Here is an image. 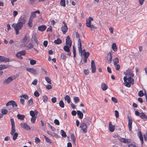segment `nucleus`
I'll list each match as a JSON object with an SVG mask.
<instances>
[{
	"instance_id": "f257e3e1",
	"label": "nucleus",
	"mask_w": 147,
	"mask_h": 147,
	"mask_svg": "<svg viewBox=\"0 0 147 147\" xmlns=\"http://www.w3.org/2000/svg\"><path fill=\"white\" fill-rule=\"evenodd\" d=\"M6 106L7 107V108L8 110L7 109H3L1 110L2 113L4 115L7 114L8 112L10 113L12 108L15 107H17L18 105L14 101L11 100L7 103Z\"/></svg>"
},
{
	"instance_id": "f03ea898",
	"label": "nucleus",
	"mask_w": 147,
	"mask_h": 147,
	"mask_svg": "<svg viewBox=\"0 0 147 147\" xmlns=\"http://www.w3.org/2000/svg\"><path fill=\"white\" fill-rule=\"evenodd\" d=\"M126 76L123 78V80L124 82L125 86L128 87L131 86V84L133 85L134 84V79L131 77H129L127 78V77L128 76L127 73H125Z\"/></svg>"
},
{
	"instance_id": "7ed1b4c3",
	"label": "nucleus",
	"mask_w": 147,
	"mask_h": 147,
	"mask_svg": "<svg viewBox=\"0 0 147 147\" xmlns=\"http://www.w3.org/2000/svg\"><path fill=\"white\" fill-rule=\"evenodd\" d=\"M18 22L16 24L17 26H19L20 29H21L23 24L26 22V20L24 17H20L18 19Z\"/></svg>"
},
{
	"instance_id": "20e7f679",
	"label": "nucleus",
	"mask_w": 147,
	"mask_h": 147,
	"mask_svg": "<svg viewBox=\"0 0 147 147\" xmlns=\"http://www.w3.org/2000/svg\"><path fill=\"white\" fill-rule=\"evenodd\" d=\"M80 127L81 128L84 133H86L87 132V126L85 123H81Z\"/></svg>"
},
{
	"instance_id": "39448f33",
	"label": "nucleus",
	"mask_w": 147,
	"mask_h": 147,
	"mask_svg": "<svg viewBox=\"0 0 147 147\" xmlns=\"http://www.w3.org/2000/svg\"><path fill=\"white\" fill-rule=\"evenodd\" d=\"M14 80L13 77L11 76L5 79L3 82L4 84H8Z\"/></svg>"
},
{
	"instance_id": "423d86ee",
	"label": "nucleus",
	"mask_w": 147,
	"mask_h": 147,
	"mask_svg": "<svg viewBox=\"0 0 147 147\" xmlns=\"http://www.w3.org/2000/svg\"><path fill=\"white\" fill-rule=\"evenodd\" d=\"M112 57L111 53L110 52L108 53L107 56V63L110 64L111 63L112 61Z\"/></svg>"
},
{
	"instance_id": "0eeeda50",
	"label": "nucleus",
	"mask_w": 147,
	"mask_h": 147,
	"mask_svg": "<svg viewBox=\"0 0 147 147\" xmlns=\"http://www.w3.org/2000/svg\"><path fill=\"white\" fill-rule=\"evenodd\" d=\"M12 26L14 28L16 31V35H18L19 34V30L21 29H20L19 26H17L16 23L13 24Z\"/></svg>"
},
{
	"instance_id": "6e6552de",
	"label": "nucleus",
	"mask_w": 147,
	"mask_h": 147,
	"mask_svg": "<svg viewBox=\"0 0 147 147\" xmlns=\"http://www.w3.org/2000/svg\"><path fill=\"white\" fill-rule=\"evenodd\" d=\"M29 39V36L26 34L24 35V38L22 40V42L24 44H26L28 42Z\"/></svg>"
},
{
	"instance_id": "1a4fd4ad",
	"label": "nucleus",
	"mask_w": 147,
	"mask_h": 147,
	"mask_svg": "<svg viewBox=\"0 0 147 147\" xmlns=\"http://www.w3.org/2000/svg\"><path fill=\"white\" fill-rule=\"evenodd\" d=\"M78 45L79 46L78 47V51L79 52L81 53V55H82V44L81 42V40L80 38H79L78 41Z\"/></svg>"
},
{
	"instance_id": "9d476101",
	"label": "nucleus",
	"mask_w": 147,
	"mask_h": 147,
	"mask_svg": "<svg viewBox=\"0 0 147 147\" xmlns=\"http://www.w3.org/2000/svg\"><path fill=\"white\" fill-rule=\"evenodd\" d=\"M127 119L128 120V126L129 130L130 131H131L132 129V119L129 117V116L127 117Z\"/></svg>"
},
{
	"instance_id": "9b49d317",
	"label": "nucleus",
	"mask_w": 147,
	"mask_h": 147,
	"mask_svg": "<svg viewBox=\"0 0 147 147\" xmlns=\"http://www.w3.org/2000/svg\"><path fill=\"white\" fill-rule=\"evenodd\" d=\"M66 45L69 46V47H71L72 45V42L70 39V36H67L66 39Z\"/></svg>"
},
{
	"instance_id": "f8f14e48",
	"label": "nucleus",
	"mask_w": 147,
	"mask_h": 147,
	"mask_svg": "<svg viewBox=\"0 0 147 147\" xmlns=\"http://www.w3.org/2000/svg\"><path fill=\"white\" fill-rule=\"evenodd\" d=\"M62 31L64 34H65L67 32L68 28L66 24H65L63 26H62L61 28Z\"/></svg>"
},
{
	"instance_id": "ddd939ff",
	"label": "nucleus",
	"mask_w": 147,
	"mask_h": 147,
	"mask_svg": "<svg viewBox=\"0 0 147 147\" xmlns=\"http://www.w3.org/2000/svg\"><path fill=\"white\" fill-rule=\"evenodd\" d=\"M20 125L22 127L26 130H28L30 129V126L26 123H21L20 124Z\"/></svg>"
},
{
	"instance_id": "4468645a",
	"label": "nucleus",
	"mask_w": 147,
	"mask_h": 147,
	"mask_svg": "<svg viewBox=\"0 0 147 147\" xmlns=\"http://www.w3.org/2000/svg\"><path fill=\"white\" fill-rule=\"evenodd\" d=\"M9 61V59L6 58L3 56H0V62H8Z\"/></svg>"
},
{
	"instance_id": "2eb2a0df",
	"label": "nucleus",
	"mask_w": 147,
	"mask_h": 147,
	"mask_svg": "<svg viewBox=\"0 0 147 147\" xmlns=\"http://www.w3.org/2000/svg\"><path fill=\"white\" fill-rule=\"evenodd\" d=\"M93 20V18L90 17L88 18V19L86 20V26L91 24V21Z\"/></svg>"
},
{
	"instance_id": "dca6fc26",
	"label": "nucleus",
	"mask_w": 147,
	"mask_h": 147,
	"mask_svg": "<svg viewBox=\"0 0 147 147\" xmlns=\"http://www.w3.org/2000/svg\"><path fill=\"white\" fill-rule=\"evenodd\" d=\"M47 26L45 25H42L38 27V30L42 32L45 31L46 29Z\"/></svg>"
},
{
	"instance_id": "f3484780",
	"label": "nucleus",
	"mask_w": 147,
	"mask_h": 147,
	"mask_svg": "<svg viewBox=\"0 0 147 147\" xmlns=\"http://www.w3.org/2000/svg\"><path fill=\"white\" fill-rule=\"evenodd\" d=\"M111 123V122L109 123V130L110 132H113L115 130V125H112Z\"/></svg>"
},
{
	"instance_id": "a211bd4d",
	"label": "nucleus",
	"mask_w": 147,
	"mask_h": 147,
	"mask_svg": "<svg viewBox=\"0 0 147 147\" xmlns=\"http://www.w3.org/2000/svg\"><path fill=\"white\" fill-rule=\"evenodd\" d=\"M26 70L28 72L34 74H36L37 73L36 70L32 68H29L26 69Z\"/></svg>"
},
{
	"instance_id": "6ab92c4d",
	"label": "nucleus",
	"mask_w": 147,
	"mask_h": 147,
	"mask_svg": "<svg viewBox=\"0 0 147 147\" xmlns=\"http://www.w3.org/2000/svg\"><path fill=\"white\" fill-rule=\"evenodd\" d=\"M77 114L78 117L80 119H82L83 116V114L81 111L79 110H78L77 111Z\"/></svg>"
},
{
	"instance_id": "aec40b11",
	"label": "nucleus",
	"mask_w": 147,
	"mask_h": 147,
	"mask_svg": "<svg viewBox=\"0 0 147 147\" xmlns=\"http://www.w3.org/2000/svg\"><path fill=\"white\" fill-rule=\"evenodd\" d=\"M33 20V18L32 17H30L29 19L28 22V24L29 26L30 27H32Z\"/></svg>"
},
{
	"instance_id": "412c9836",
	"label": "nucleus",
	"mask_w": 147,
	"mask_h": 147,
	"mask_svg": "<svg viewBox=\"0 0 147 147\" xmlns=\"http://www.w3.org/2000/svg\"><path fill=\"white\" fill-rule=\"evenodd\" d=\"M140 117L142 119H146L147 121V116L143 113H141V115L140 116Z\"/></svg>"
},
{
	"instance_id": "4be33fe9",
	"label": "nucleus",
	"mask_w": 147,
	"mask_h": 147,
	"mask_svg": "<svg viewBox=\"0 0 147 147\" xmlns=\"http://www.w3.org/2000/svg\"><path fill=\"white\" fill-rule=\"evenodd\" d=\"M101 88L103 90H106L108 88L107 86L105 83H102L101 85Z\"/></svg>"
},
{
	"instance_id": "5701e85b",
	"label": "nucleus",
	"mask_w": 147,
	"mask_h": 147,
	"mask_svg": "<svg viewBox=\"0 0 147 147\" xmlns=\"http://www.w3.org/2000/svg\"><path fill=\"white\" fill-rule=\"evenodd\" d=\"M24 46L26 48V49L28 50L30 49H32L33 48V46L32 44L30 43L28 45H25Z\"/></svg>"
},
{
	"instance_id": "b1692460",
	"label": "nucleus",
	"mask_w": 147,
	"mask_h": 147,
	"mask_svg": "<svg viewBox=\"0 0 147 147\" xmlns=\"http://www.w3.org/2000/svg\"><path fill=\"white\" fill-rule=\"evenodd\" d=\"M70 47H69V45H66L63 47V49L65 51L69 52L70 51Z\"/></svg>"
},
{
	"instance_id": "393cba45",
	"label": "nucleus",
	"mask_w": 147,
	"mask_h": 147,
	"mask_svg": "<svg viewBox=\"0 0 147 147\" xmlns=\"http://www.w3.org/2000/svg\"><path fill=\"white\" fill-rule=\"evenodd\" d=\"M54 43L57 45H59L61 44L62 41L59 38H57V40H55L54 41Z\"/></svg>"
},
{
	"instance_id": "a878e982",
	"label": "nucleus",
	"mask_w": 147,
	"mask_h": 147,
	"mask_svg": "<svg viewBox=\"0 0 147 147\" xmlns=\"http://www.w3.org/2000/svg\"><path fill=\"white\" fill-rule=\"evenodd\" d=\"M64 99L65 100L67 101V102L68 103H70L71 101L69 95H66L64 97Z\"/></svg>"
},
{
	"instance_id": "bb28decb",
	"label": "nucleus",
	"mask_w": 147,
	"mask_h": 147,
	"mask_svg": "<svg viewBox=\"0 0 147 147\" xmlns=\"http://www.w3.org/2000/svg\"><path fill=\"white\" fill-rule=\"evenodd\" d=\"M73 100L74 102L75 103H77L80 101V99L77 97H74L73 98Z\"/></svg>"
},
{
	"instance_id": "cd10ccee",
	"label": "nucleus",
	"mask_w": 147,
	"mask_h": 147,
	"mask_svg": "<svg viewBox=\"0 0 147 147\" xmlns=\"http://www.w3.org/2000/svg\"><path fill=\"white\" fill-rule=\"evenodd\" d=\"M112 48L114 51H116L117 50V48L116 45L115 43H113L112 45Z\"/></svg>"
},
{
	"instance_id": "c85d7f7f",
	"label": "nucleus",
	"mask_w": 147,
	"mask_h": 147,
	"mask_svg": "<svg viewBox=\"0 0 147 147\" xmlns=\"http://www.w3.org/2000/svg\"><path fill=\"white\" fill-rule=\"evenodd\" d=\"M18 118L20 120L24 119L25 116L23 115H21L20 114H18L17 115Z\"/></svg>"
},
{
	"instance_id": "c756f323",
	"label": "nucleus",
	"mask_w": 147,
	"mask_h": 147,
	"mask_svg": "<svg viewBox=\"0 0 147 147\" xmlns=\"http://www.w3.org/2000/svg\"><path fill=\"white\" fill-rule=\"evenodd\" d=\"M59 105L60 107L62 108H63L65 106V105L64 103L62 100H61L59 103Z\"/></svg>"
},
{
	"instance_id": "7c9ffc66",
	"label": "nucleus",
	"mask_w": 147,
	"mask_h": 147,
	"mask_svg": "<svg viewBox=\"0 0 147 147\" xmlns=\"http://www.w3.org/2000/svg\"><path fill=\"white\" fill-rule=\"evenodd\" d=\"M44 137L45 138L46 141L50 144H51L52 142L51 141L50 139L48 137L46 136L45 135H43Z\"/></svg>"
},
{
	"instance_id": "2f4dec72",
	"label": "nucleus",
	"mask_w": 147,
	"mask_h": 147,
	"mask_svg": "<svg viewBox=\"0 0 147 147\" xmlns=\"http://www.w3.org/2000/svg\"><path fill=\"white\" fill-rule=\"evenodd\" d=\"M71 138L74 143H75L76 140V138L74 134H71Z\"/></svg>"
},
{
	"instance_id": "473e14b6",
	"label": "nucleus",
	"mask_w": 147,
	"mask_h": 147,
	"mask_svg": "<svg viewBox=\"0 0 147 147\" xmlns=\"http://www.w3.org/2000/svg\"><path fill=\"white\" fill-rule=\"evenodd\" d=\"M60 4L62 6L65 7L66 5L65 0H61L60 2Z\"/></svg>"
},
{
	"instance_id": "72a5a7b5",
	"label": "nucleus",
	"mask_w": 147,
	"mask_h": 147,
	"mask_svg": "<svg viewBox=\"0 0 147 147\" xmlns=\"http://www.w3.org/2000/svg\"><path fill=\"white\" fill-rule=\"evenodd\" d=\"M20 53V52H19L17 53L16 54V56L18 59H22L23 58L21 56L22 55H21Z\"/></svg>"
},
{
	"instance_id": "f704fd0d",
	"label": "nucleus",
	"mask_w": 147,
	"mask_h": 147,
	"mask_svg": "<svg viewBox=\"0 0 147 147\" xmlns=\"http://www.w3.org/2000/svg\"><path fill=\"white\" fill-rule=\"evenodd\" d=\"M61 58L63 60L65 61L66 59V57L65 54L62 53L61 54Z\"/></svg>"
},
{
	"instance_id": "c9c22d12",
	"label": "nucleus",
	"mask_w": 147,
	"mask_h": 147,
	"mask_svg": "<svg viewBox=\"0 0 147 147\" xmlns=\"http://www.w3.org/2000/svg\"><path fill=\"white\" fill-rule=\"evenodd\" d=\"M28 106H30L33 104V101L32 99L31 98L28 102Z\"/></svg>"
},
{
	"instance_id": "e433bc0d",
	"label": "nucleus",
	"mask_w": 147,
	"mask_h": 147,
	"mask_svg": "<svg viewBox=\"0 0 147 147\" xmlns=\"http://www.w3.org/2000/svg\"><path fill=\"white\" fill-rule=\"evenodd\" d=\"M87 27L89 28H90L91 29V30H92L95 29L97 28L96 27L94 26L93 25L91 24H90L88 26H87Z\"/></svg>"
},
{
	"instance_id": "4c0bfd02",
	"label": "nucleus",
	"mask_w": 147,
	"mask_h": 147,
	"mask_svg": "<svg viewBox=\"0 0 147 147\" xmlns=\"http://www.w3.org/2000/svg\"><path fill=\"white\" fill-rule=\"evenodd\" d=\"M42 99L43 102L46 103L48 100V98L46 95H45L42 97Z\"/></svg>"
},
{
	"instance_id": "58836bf2",
	"label": "nucleus",
	"mask_w": 147,
	"mask_h": 147,
	"mask_svg": "<svg viewBox=\"0 0 147 147\" xmlns=\"http://www.w3.org/2000/svg\"><path fill=\"white\" fill-rule=\"evenodd\" d=\"M45 79L48 83L51 84V80L47 76H46L45 77Z\"/></svg>"
},
{
	"instance_id": "ea45409f",
	"label": "nucleus",
	"mask_w": 147,
	"mask_h": 147,
	"mask_svg": "<svg viewBox=\"0 0 147 147\" xmlns=\"http://www.w3.org/2000/svg\"><path fill=\"white\" fill-rule=\"evenodd\" d=\"M61 133H62L61 136L64 138H65L67 136L66 134L64 131L63 130H61Z\"/></svg>"
},
{
	"instance_id": "a19ab883",
	"label": "nucleus",
	"mask_w": 147,
	"mask_h": 147,
	"mask_svg": "<svg viewBox=\"0 0 147 147\" xmlns=\"http://www.w3.org/2000/svg\"><path fill=\"white\" fill-rule=\"evenodd\" d=\"M91 68L92 69V73H95L96 70V67L95 65L91 66Z\"/></svg>"
},
{
	"instance_id": "79ce46f5",
	"label": "nucleus",
	"mask_w": 147,
	"mask_h": 147,
	"mask_svg": "<svg viewBox=\"0 0 147 147\" xmlns=\"http://www.w3.org/2000/svg\"><path fill=\"white\" fill-rule=\"evenodd\" d=\"M119 62V59L117 58H116L113 60L114 65H115L116 64H117Z\"/></svg>"
},
{
	"instance_id": "37998d69",
	"label": "nucleus",
	"mask_w": 147,
	"mask_h": 147,
	"mask_svg": "<svg viewBox=\"0 0 147 147\" xmlns=\"http://www.w3.org/2000/svg\"><path fill=\"white\" fill-rule=\"evenodd\" d=\"M13 135V140H16L18 136V134L16 132Z\"/></svg>"
},
{
	"instance_id": "c03bdc74",
	"label": "nucleus",
	"mask_w": 147,
	"mask_h": 147,
	"mask_svg": "<svg viewBox=\"0 0 147 147\" xmlns=\"http://www.w3.org/2000/svg\"><path fill=\"white\" fill-rule=\"evenodd\" d=\"M1 65V66L2 70L7 68H8L9 67L7 65L3 64V65Z\"/></svg>"
},
{
	"instance_id": "a18cd8bd",
	"label": "nucleus",
	"mask_w": 147,
	"mask_h": 147,
	"mask_svg": "<svg viewBox=\"0 0 147 147\" xmlns=\"http://www.w3.org/2000/svg\"><path fill=\"white\" fill-rule=\"evenodd\" d=\"M16 131L15 127H11V132L10 134L13 135Z\"/></svg>"
},
{
	"instance_id": "49530a36",
	"label": "nucleus",
	"mask_w": 147,
	"mask_h": 147,
	"mask_svg": "<svg viewBox=\"0 0 147 147\" xmlns=\"http://www.w3.org/2000/svg\"><path fill=\"white\" fill-rule=\"evenodd\" d=\"M36 118V117H32L31 121L32 123H34L35 122V120Z\"/></svg>"
},
{
	"instance_id": "de8ad7c7",
	"label": "nucleus",
	"mask_w": 147,
	"mask_h": 147,
	"mask_svg": "<svg viewBox=\"0 0 147 147\" xmlns=\"http://www.w3.org/2000/svg\"><path fill=\"white\" fill-rule=\"evenodd\" d=\"M20 97H23L26 100H27L28 99V96L26 94L22 95L20 96Z\"/></svg>"
},
{
	"instance_id": "09e8293b",
	"label": "nucleus",
	"mask_w": 147,
	"mask_h": 147,
	"mask_svg": "<svg viewBox=\"0 0 147 147\" xmlns=\"http://www.w3.org/2000/svg\"><path fill=\"white\" fill-rule=\"evenodd\" d=\"M144 93L142 90L140 91L138 93V96L140 97H142L144 95Z\"/></svg>"
},
{
	"instance_id": "8fccbe9b",
	"label": "nucleus",
	"mask_w": 147,
	"mask_h": 147,
	"mask_svg": "<svg viewBox=\"0 0 147 147\" xmlns=\"http://www.w3.org/2000/svg\"><path fill=\"white\" fill-rule=\"evenodd\" d=\"M36 61L34 60H30V63L32 65H33L36 64Z\"/></svg>"
},
{
	"instance_id": "3c124183",
	"label": "nucleus",
	"mask_w": 147,
	"mask_h": 147,
	"mask_svg": "<svg viewBox=\"0 0 147 147\" xmlns=\"http://www.w3.org/2000/svg\"><path fill=\"white\" fill-rule=\"evenodd\" d=\"M10 121L11 122V127H15V124L14 119H11Z\"/></svg>"
},
{
	"instance_id": "603ef678",
	"label": "nucleus",
	"mask_w": 147,
	"mask_h": 147,
	"mask_svg": "<svg viewBox=\"0 0 147 147\" xmlns=\"http://www.w3.org/2000/svg\"><path fill=\"white\" fill-rule=\"evenodd\" d=\"M10 121L11 122V127H15V124L14 119H11Z\"/></svg>"
},
{
	"instance_id": "864d4df0",
	"label": "nucleus",
	"mask_w": 147,
	"mask_h": 147,
	"mask_svg": "<svg viewBox=\"0 0 147 147\" xmlns=\"http://www.w3.org/2000/svg\"><path fill=\"white\" fill-rule=\"evenodd\" d=\"M90 55L89 53L88 52H85L84 53V58H86V57H87V58H88V56H89Z\"/></svg>"
},
{
	"instance_id": "5fc2aeb1",
	"label": "nucleus",
	"mask_w": 147,
	"mask_h": 147,
	"mask_svg": "<svg viewBox=\"0 0 147 147\" xmlns=\"http://www.w3.org/2000/svg\"><path fill=\"white\" fill-rule=\"evenodd\" d=\"M30 115L32 117H36L35 116V113L34 111H31L30 112Z\"/></svg>"
},
{
	"instance_id": "6e6d98bb",
	"label": "nucleus",
	"mask_w": 147,
	"mask_h": 147,
	"mask_svg": "<svg viewBox=\"0 0 147 147\" xmlns=\"http://www.w3.org/2000/svg\"><path fill=\"white\" fill-rule=\"evenodd\" d=\"M130 142V140L128 139L125 138L124 143H129Z\"/></svg>"
},
{
	"instance_id": "4d7b16f0",
	"label": "nucleus",
	"mask_w": 147,
	"mask_h": 147,
	"mask_svg": "<svg viewBox=\"0 0 147 147\" xmlns=\"http://www.w3.org/2000/svg\"><path fill=\"white\" fill-rule=\"evenodd\" d=\"M34 95L35 96L38 97L39 96L40 94L37 91H36L34 93Z\"/></svg>"
},
{
	"instance_id": "13d9d810",
	"label": "nucleus",
	"mask_w": 147,
	"mask_h": 147,
	"mask_svg": "<svg viewBox=\"0 0 147 147\" xmlns=\"http://www.w3.org/2000/svg\"><path fill=\"white\" fill-rule=\"evenodd\" d=\"M54 123L56 125H59L60 124L59 121L57 119H55L54 120Z\"/></svg>"
},
{
	"instance_id": "bf43d9fd",
	"label": "nucleus",
	"mask_w": 147,
	"mask_h": 147,
	"mask_svg": "<svg viewBox=\"0 0 147 147\" xmlns=\"http://www.w3.org/2000/svg\"><path fill=\"white\" fill-rule=\"evenodd\" d=\"M21 55L24 56L26 54V51L24 50H23L19 52Z\"/></svg>"
},
{
	"instance_id": "052dcab7",
	"label": "nucleus",
	"mask_w": 147,
	"mask_h": 147,
	"mask_svg": "<svg viewBox=\"0 0 147 147\" xmlns=\"http://www.w3.org/2000/svg\"><path fill=\"white\" fill-rule=\"evenodd\" d=\"M48 125L49 127L51 128V129H52V131H54L55 130V128L53 126H51L49 123H48Z\"/></svg>"
},
{
	"instance_id": "680f3d73",
	"label": "nucleus",
	"mask_w": 147,
	"mask_h": 147,
	"mask_svg": "<svg viewBox=\"0 0 147 147\" xmlns=\"http://www.w3.org/2000/svg\"><path fill=\"white\" fill-rule=\"evenodd\" d=\"M115 116L116 118H118L119 117V114L117 110H115Z\"/></svg>"
},
{
	"instance_id": "e2e57ef3",
	"label": "nucleus",
	"mask_w": 147,
	"mask_h": 147,
	"mask_svg": "<svg viewBox=\"0 0 147 147\" xmlns=\"http://www.w3.org/2000/svg\"><path fill=\"white\" fill-rule=\"evenodd\" d=\"M35 142L36 144H38L40 142V140L38 138L36 137L35 138Z\"/></svg>"
},
{
	"instance_id": "0e129e2a",
	"label": "nucleus",
	"mask_w": 147,
	"mask_h": 147,
	"mask_svg": "<svg viewBox=\"0 0 147 147\" xmlns=\"http://www.w3.org/2000/svg\"><path fill=\"white\" fill-rule=\"evenodd\" d=\"M57 101V98L56 97H54L51 99V101L53 103H55Z\"/></svg>"
},
{
	"instance_id": "69168bd1",
	"label": "nucleus",
	"mask_w": 147,
	"mask_h": 147,
	"mask_svg": "<svg viewBox=\"0 0 147 147\" xmlns=\"http://www.w3.org/2000/svg\"><path fill=\"white\" fill-rule=\"evenodd\" d=\"M111 100H112L115 103H116L117 102V99L114 97H112L111 98Z\"/></svg>"
},
{
	"instance_id": "338daca9",
	"label": "nucleus",
	"mask_w": 147,
	"mask_h": 147,
	"mask_svg": "<svg viewBox=\"0 0 147 147\" xmlns=\"http://www.w3.org/2000/svg\"><path fill=\"white\" fill-rule=\"evenodd\" d=\"M114 66H115L117 70H119L120 67V65H119L117 64H116V65Z\"/></svg>"
},
{
	"instance_id": "774afa93",
	"label": "nucleus",
	"mask_w": 147,
	"mask_h": 147,
	"mask_svg": "<svg viewBox=\"0 0 147 147\" xmlns=\"http://www.w3.org/2000/svg\"><path fill=\"white\" fill-rule=\"evenodd\" d=\"M89 71L88 69L84 70V73L85 75H87L88 74Z\"/></svg>"
}]
</instances>
